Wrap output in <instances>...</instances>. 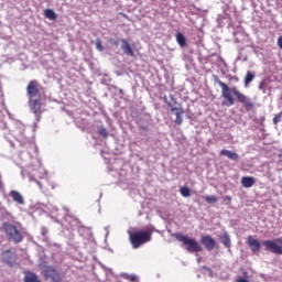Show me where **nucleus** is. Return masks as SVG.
<instances>
[{
    "instance_id": "obj_1",
    "label": "nucleus",
    "mask_w": 282,
    "mask_h": 282,
    "mask_svg": "<svg viewBox=\"0 0 282 282\" xmlns=\"http://www.w3.org/2000/svg\"><path fill=\"white\" fill-rule=\"evenodd\" d=\"M217 83L221 89V98L225 100V107H232L236 100H238L246 111H252L254 109V101H252V99H250V97L246 96L243 93L239 91L237 87L234 86L230 88L229 85L220 79H217ZM232 94L235 97H232Z\"/></svg>"
},
{
    "instance_id": "obj_2",
    "label": "nucleus",
    "mask_w": 282,
    "mask_h": 282,
    "mask_svg": "<svg viewBox=\"0 0 282 282\" xmlns=\"http://www.w3.org/2000/svg\"><path fill=\"white\" fill-rule=\"evenodd\" d=\"M0 232H3L10 243H21L24 239L21 229L12 223L3 221L0 227Z\"/></svg>"
},
{
    "instance_id": "obj_3",
    "label": "nucleus",
    "mask_w": 282,
    "mask_h": 282,
    "mask_svg": "<svg viewBox=\"0 0 282 282\" xmlns=\"http://www.w3.org/2000/svg\"><path fill=\"white\" fill-rule=\"evenodd\" d=\"M152 238L153 231L151 229L133 231L129 236L130 243L134 249L144 246V243H149Z\"/></svg>"
},
{
    "instance_id": "obj_4",
    "label": "nucleus",
    "mask_w": 282,
    "mask_h": 282,
    "mask_svg": "<svg viewBox=\"0 0 282 282\" xmlns=\"http://www.w3.org/2000/svg\"><path fill=\"white\" fill-rule=\"evenodd\" d=\"M174 237L176 239V241H181V243H183L187 250V252H202L204 250V248H202V245H199V242H197V240L185 236L184 234H174Z\"/></svg>"
},
{
    "instance_id": "obj_5",
    "label": "nucleus",
    "mask_w": 282,
    "mask_h": 282,
    "mask_svg": "<svg viewBox=\"0 0 282 282\" xmlns=\"http://www.w3.org/2000/svg\"><path fill=\"white\" fill-rule=\"evenodd\" d=\"M42 276L44 281L51 282H63V273L56 269L54 265H44L42 267Z\"/></svg>"
},
{
    "instance_id": "obj_6",
    "label": "nucleus",
    "mask_w": 282,
    "mask_h": 282,
    "mask_svg": "<svg viewBox=\"0 0 282 282\" xmlns=\"http://www.w3.org/2000/svg\"><path fill=\"white\" fill-rule=\"evenodd\" d=\"M41 85L36 79L29 82L26 86V95L29 96V100H41V90L39 89Z\"/></svg>"
},
{
    "instance_id": "obj_7",
    "label": "nucleus",
    "mask_w": 282,
    "mask_h": 282,
    "mask_svg": "<svg viewBox=\"0 0 282 282\" xmlns=\"http://www.w3.org/2000/svg\"><path fill=\"white\" fill-rule=\"evenodd\" d=\"M262 246L265 250H269L273 254H282V238H275L274 240H263Z\"/></svg>"
},
{
    "instance_id": "obj_8",
    "label": "nucleus",
    "mask_w": 282,
    "mask_h": 282,
    "mask_svg": "<svg viewBox=\"0 0 282 282\" xmlns=\"http://www.w3.org/2000/svg\"><path fill=\"white\" fill-rule=\"evenodd\" d=\"M173 102L169 104V107H171V111L172 113H174L176 116L174 122L175 124H182V122H184V119L182 118V116H184V108H182V105L178 104L177 105V100L175 98H172Z\"/></svg>"
},
{
    "instance_id": "obj_9",
    "label": "nucleus",
    "mask_w": 282,
    "mask_h": 282,
    "mask_svg": "<svg viewBox=\"0 0 282 282\" xmlns=\"http://www.w3.org/2000/svg\"><path fill=\"white\" fill-rule=\"evenodd\" d=\"M29 107L32 113H34L36 122H41V113H43V110H41V99H29Z\"/></svg>"
},
{
    "instance_id": "obj_10",
    "label": "nucleus",
    "mask_w": 282,
    "mask_h": 282,
    "mask_svg": "<svg viewBox=\"0 0 282 282\" xmlns=\"http://www.w3.org/2000/svg\"><path fill=\"white\" fill-rule=\"evenodd\" d=\"M247 243L252 252L254 253L261 252V242H259V240L256 239L254 236H248Z\"/></svg>"
},
{
    "instance_id": "obj_11",
    "label": "nucleus",
    "mask_w": 282,
    "mask_h": 282,
    "mask_svg": "<svg viewBox=\"0 0 282 282\" xmlns=\"http://www.w3.org/2000/svg\"><path fill=\"white\" fill-rule=\"evenodd\" d=\"M200 243L206 248V250H215V246H217V242L215 241V238L210 236H203L200 238Z\"/></svg>"
},
{
    "instance_id": "obj_12",
    "label": "nucleus",
    "mask_w": 282,
    "mask_h": 282,
    "mask_svg": "<svg viewBox=\"0 0 282 282\" xmlns=\"http://www.w3.org/2000/svg\"><path fill=\"white\" fill-rule=\"evenodd\" d=\"M10 197H12L13 202H15L17 204H19L20 206H23V204H25V199L23 198V195H21V193H19L18 191H11L9 193Z\"/></svg>"
},
{
    "instance_id": "obj_13",
    "label": "nucleus",
    "mask_w": 282,
    "mask_h": 282,
    "mask_svg": "<svg viewBox=\"0 0 282 282\" xmlns=\"http://www.w3.org/2000/svg\"><path fill=\"white\" fill-rule=\"evenodd\" d=\"M241 184H242L243 188H252V186H254V184H257V181L254 180L253 176H242Z\"/></svg>"
},
{
    "instance_id": "obj_14",
    "label": "nucleus",
    "mask_w": 282,
    "mask_h": 282,
    "mask_svg": "<svg viewBox=\"0 0 282 282\" xmlns=\"http://www.w3.org/2000/svg\"><path fill=\"white\" fill-rule=\"evenodd\" d=\"M121 50L123 54H127V56H134L133 48L131 47V44L127 42V40L122 39L121 40Z\"/></svg>"
},
{
    "instance_id": "obj_15",
    "label": "nucleus",
    "mask_w": 282,
    "mask_h": 282,
    "mask_svg": "<svg viewBox=\"0 0 282 282\" xmlns=\"http://www.w3.org/2000/svg\"><path fill=\"white\" fill-rule=\"evenodd\" d=\"M220 155H225V158H228V160H232L234 162H237V160H239V154L230 150H221Z\"/></svg>"
},
{
    "instance_id": "obj_16",
    "label": "nucleus",
    "mask_w": 282,
    "mask_h": 282,
    "mask_svg": "<svg viewBox=\"0 0 282 282\" xmlns=\"http://www.w3.org/2000/svg\"><path fill=\"white\" fill-rule=\"evenodd\" d=\"M24 282H43V281L39 279V275H36V273L26 271L24 273Z\"/></svg>"
},
{
    "instance_id": "obj_17",
    "label": "nucleus",
    "mask_w": 282,
    "mask_h": 282,
    "mask_svg": "<svg viewBox=\"0 0 282 282\" xmlns=\"http://www.w3.org/2000/svg\"><path fill=\"white\" fill-rule=\"evenodd\" d=\"M219 241L220 243H224L225 248H230L231 246L230 235L226 231L219 237Z\"/></svg>"
},
{
    "instance_id": "obj_18",
    "label": "nucleus",
    "mask_w": 282,
    "mask_h": 282,
    "mask_svg": "<svg viewBox=\"0 0 282 282\" xmlns=\"http://www.w3.org/2000/svg\"><path fill=\"white\" fill-rule=\"evenodd\" d=\"M176 43L180 47H186V36L183 33H176Z\"/></svg>"
},
{
    "instance_id": "obj_19",
    "label": "nucleus",
    "mask_w": 282,
    "mask_h": 282,
    "mask_svg": "<svg viewBox=\"0 0 282 282\" xmlns=\"http://www.w3.org/2000/svg\"><path fill=\"white\" fill-rule=\"evenodd\" d=\"M44 15L46 17V19H50V21H56L57 19L56 12H54V10L52 9H46L44 11Z\"/></svg>"
},
{
    "instance_id": "obj_20",
    "label": "nucleus",
    "mask_w": 282,
    "mask_h": 282,
    "mask_svg": "<svg viewBox=\"0 0 282 282\" xmlns=\"http://www.w3.org/2000/svg\"><path fill=\"white\" fill-rule=\"evenodd\" d=\"M253 80H254V73L248 70L245 76V87H248V85H250V83H252Z\"/></svg>"
},
{
    "instance_id": "obj_21",
    "label": "nucleus",
    "mask_w": 282,
    "mask_h": 282,
    "mask_svg": "<svg viewBox=\"0 0 282 282\" xmlns=\"http://www.w3.org/2000/svg\"><path fill=\"white\" fill-rule=\"evenodd\" d=\"M98 133H99V135H101V138H109V132L107 131V128H105V127H99Z\"/></svg>"
},
{
    "instance_id": "obj_22",
    "label": "nucleus",
    "mask_w": 282,
    "mask_h": 282,
    "mask_svg": "<svg viewBox=\"0 0 282 282\" xmlns=\"http://www.w3.org/2000/svg\"><path fill=\"white\" fill-rule=\"evenodd\" d=\"M180 193L182 197H191V189L188 187H181Z\"/></svg>"
},
{
    "instance_id": "obj_23",
    "label": "nucleus",
    "mask_w": 282,
    "mask_h": 282,
    "mask_svg": "<svg viewBox=\"0 0 282 282\" xmlns=\"http://www.w3.org/2000/svg\"><path fill=\"white\" fill-rule=\"evenodd\" d=\"M204 199L207 204H217L218 202L217 196H204Z\"/></svg>"
},
{
    "instance_id": "obj_24",
    "label": "nucleus",
    "mask_w": 282,
    "mask_h": 282,
    "mask_svg": "<svg viewBox=\"0 0 282 282\" xmlns=\"http://www.w3.org/2000/svg\"><path fill=\"white\" fill-rule=\"evenodd\" d=\"M96 47H97L98 52H105V46H102V41L97 40Z\"/></svg>"
},
{
    "instance_id": "obj_25",
    "label": "nucleus",
    "mask_w": 282,
    "mask_h": 282,
    "mask_svg": "<svg viewBox=\"0 0 282 282\" xmlns=\"http://www.w3.org/2000/svg\"><path fill=\"white\" fill-rule=\"evenodd\" d=\"M124 279L130 282H138V275L131 274V275H126Z\"/></svg>"
},
{
    "instance_id": "obj_26",
    "label": "nucleus",
    "mask_w": 282,
    "mask_h": 282,
    "mask_svg": "<svg viewBox=\"0 0 282 282\" xmlns=\"http://www.w3.org/2000/svg\"><path fill=\"white\" fill-rule=\"evenodd\" d=\"M281 118H282V112L275 115L273 118V124H276L278 122H280Z\"/></svg>"
},
{
    "instance_id": "obj_27",
    "label": "nucleus",
    "mask_w": 282,
    "mask_h": 282,
    "mask_svg": "<svg viewBox=\"0 0 282 282\" xmlns=\"http://www.w3.org/2000/svg\"><path fill=\"white\" fill-rule=\"evenodd\" d=\"M41 235H42V237H47V228L42 227Z\"/></svg>"
},
{
    "instance_id": "obj_28",
    "label": "nucleus",
    "mask_w": 282,
    "mask_h": 282,
    "mask_svg": "<svg viewBox=\"0 0 282 282\" xmlns=\"http://www.w3.org/2000/svg\"><path fill=\"white\" fill-rule=\"evenodd\" d=\"M224 202L230 204V202H232V196H224Z\"/></svg>"
},
{
    "instance_id": "obj_29",
    "label": "nucleus",
    "mask_w": 282,
    "mask_h": 282,
    "mask_svg": "<svg viewBox=\"0 0 282 282\" xmlns=\"http://www.w3.org/2000/svg\"><path fill=\"white\" fill-rule=\"evenodd\" d=\"M278 47H280V50H282V36L278 37Z\"/></svg>"
},
{
    "instance_id": "obj_30",
    "label": "nucleus",
    "mask_w": 282,
    "mask_h": 282,
    "mask_svg": "<svg viewBox=\"0 0 282 282\" xmlns=\"http://www.w3.org/2000/svg\"><path fill=\"white\" fill-rule=\"evenodd\" d=\"M236 282H250L246 278H237Z\"/></svg>"
},
{
    "instance_id": "obj_31",
    "label": "nucleus",
    "mask_w": 282,
    "mask_h": 282,
    "mask_svg": "<svg viewBox=\"0 0 282 282\" xmlns=\"http://www.w3.org/2000/svg\"><path fill=\"white\" fill-rule=\"evenodd\" d=\"M12 251L10 249L2 251V256L6 257L7 254H10Z\"/></svg>"
},
{
    "instance_id": "obj_32",
    "label": "nucleus",
    "mask_w": 282,
    "mask_h": 282,
    "mask_svg": "<svg viewBox=\"0 0 282 282\" xmlns=\"http://www.w3.org/2000/svg\"><path fill=\"white\" fill-rule=\"evenodd\" d=\"M280 164H282V154L278 155Z\"/></svg>"
},
{
    "instance_id": "obj_33",
    "label": "nucleus",
    "mask_w": 282,
    "mask_h": 282,
    "mask_svg": "<svg viewBox=\"0 0 282 282\" xmlns=\"http://www.w3.org/2000/svg\"><path fill=\"white\" fill-rule=\"evenodd\" d=\"M112 45L118 46V41L112 42Z\"/></svg>"
},
{
    "instance_id": "obj_34",
    "label": "nucleus",
    "mask_w": 282,
    "mask_h": 282,
    "mask_svg": "<svg viewBox=\"0 0 282 282\" xmlns=\"http://www.w3.org/2000/svg\"><path fill=\"white\" fill-rule=\"evenodd\" d=\"M248 275V272H245V276H247Z\"/></svg>"
},
{
    "instance_id": "obj_35",
    "label": "nucleus",
    "mask_w": 282,
    "mask_h": 282,
    "mask_svg": "<svg viewBox=\"0 0 282 282\" xmlns=\"http://www.w3.org/2000/svg\"><path fill=\"white\" fill-rule=\"evenodd\" d=\"M0 191H1V184H0Z\"/></svg>"
}]
</instances>
